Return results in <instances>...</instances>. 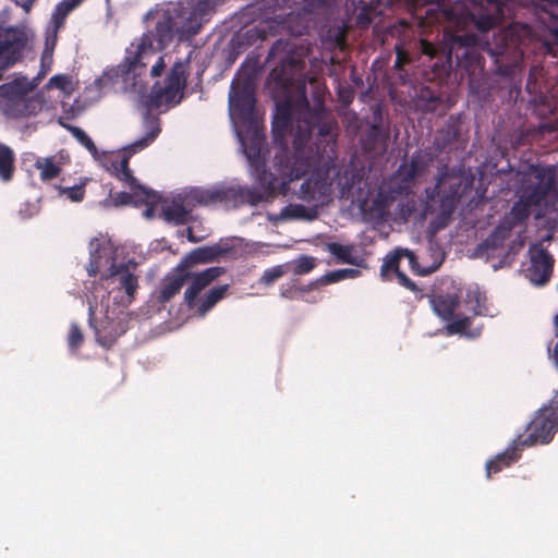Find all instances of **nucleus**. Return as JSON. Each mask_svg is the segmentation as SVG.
I'll return each mask as SVG.
<instances>
[{
    "label": "nucleus",
    "instance_id": "obj_1",
    "mask_svg": "<svg viewBox=\"0 0 558 558\" xmlns=\"http://www.w3.org/2000/svg\"><path fill=\"white\" fill-rule=\"evenodd\" d=\"M306 123L319 125V133L313 145L306 146L305 132H299L294 141V150L287 145L281 146L274 157V167L277 174L267 171L265 158L266 135L256 125L250 126L241 143L259 185L267 191L272 198L278 191L286 192L292 181L299 180L310 173L301 184L298 197L304 202H319L330 194L331 181L329 170L335 167L338 145V122L326 113L318 102L313 113L306 112Z\"/></svg>",
    "mask_w": 558,
    "mask_h": 558
},
{
    "label": "nucleus",
    "instance_id": "obj_2",
    "mask_svg": "<svg viewBox=\"0 0 558 558\" xmlns=\"http://www.w3.org/2000/svg\"><path fill=\"white\" fill-rule=\"evenodd\" d=\"M518 199L501 219L514 229L525 225L532 208L539 206L536 218H544L549 231L558 230V184L550 169L538 165H520L515 171Z\"/></svg>",
    "mask_w": 558,
    "mask_h": 558
},
{
    "label": "nucleus",
    "instance_id": "obj_3",
    "mask_svg": "<svg viewBox=\"0 0 558 558\" xmlns=\"http://www.w3.org/2000/svg\"><path fill=\"white\" fill-rule=\"evenodd\" d=\"M144 124L146 130L145 135L125 146L122 153L110 161V169L114 177L124 183L131 191L110 194L116 206L129 204L142 205L156 198V193L153 190L141 185L129 167L130 158L134 154L148 147L161 131L159 118L153 116L149 110L144 114Z\"/></svg>",
    "mask_w": 558,
    "mask_h": 558
},
{
    "label": "nucleus",
    "instance_id": "obj_4",
    "mask_svg": "<svg viewBox=\"0 0 558 558\" xmlns=\"http://www.w3.org/2000/svg\"><path fill=\"white\" fill-rule=\"evenodd\" d=\"M480 39L473 33L450 36L448 43L435 45L426 39L420 40L421 52L430 59H437L433 68L454 70L464 74L475 76L484 70V58L480 52Z\"/></svg>",
    "mask_w": 558,
    "mask_h": 558
},
{
    "label": "nucleus",
    "instance_id": "obj_5",
    "mask_svg": "<svg viewBox=\"0 0 558 558\" xmlns=\"http://www.w3.org/2000/svg\"><path fill=\"white\" fill-rule=\"evenodd\" d=\"M225 0H184L173 9L162 12L155 27V37L160 46L172 41L175 33L182 36L196 35L202 25Z\"/></svg>",
    "mask_w": 558,
    "mask_h": 558
},
{
    "label": "nucleus",
    "instance_id": "obj_6",
    "mask_svg": "<svg viewBox=\"0 0 558 558\" xmlns=\"http://www.w3.org/2000/svg\"><path fill=\"white\" fill-rule=\"evenodd\" d=\"M313 92V105L307 99L305 92H303L295 102L286 100L277 104L276 112L272 121V132L275 138L284 136L288 132H293V141H295L299 132H305L308 126V135L306 136V144L310 142L312 133L317 129L319 133V125L316 123H306V112L313 113L316 110L318 102L322 105L323 110L332 117V113L325 106L326 87L316 80H311ZM294 144V142H292Z\"/></svg>",
    "mask_w": 558,
    "mask_h": 558
},
{
    "label": "nucleus",
    "instance_id": "obj_7",
    "mask_svg": "<svg viewBox=\"0 0 558 558\" xmlns=\"http://www.w3.org/2000/svg\"><path fill=\"white\" fill-rule=\"evenodd\" d=\"M225 271L223 267L214 266L202 272H192L187 269V265L179 264L175 271L165 278L157 300L159 303L169 302L190 282L184 292V301L189 308H193L198 294Z\"/></svg>",
    "mask_w": 558,
    "mask_h": 558
},
{
    "label": "nucleus",
    "instance_id": "obj_8",
    "mask_svg": "<svg viewBox=\"0 0 558 558\" xmlns=\"http://www.w3.org/2000/svg\"><path fill=\"white\" fill-rule=\"evenodd\" d=\"M263 193L256 189L244 187L240 185H216L209 189L192 187L185 199L192 206H208L223 204L226 207L236 208L243 205H257L262 202H268L272 197L268 196L267 191Z\"/></svg>",
    "mask_w": 558,
    "mask_h": 558
},
{
    "label": "nucleus",
    "instance_id": "obj_9",
    "mask_svg": "<svg viewBox=\"0 0 558 558\" xmlns=\"http://www.w3.org/2000/svg\"><path fill=\"white\" fill-rule=\"evenodd\" d=\"M462 179L447 170L441 172L434 187L426 190L425 209L436 213L438 227L448 225L461 198Z\"/></svg>",
    "mask_w": 558,
    "mask_h": 558
},
{
    "label": "nucleus",
    "instance_id": "obj_10",
    "mask_svg": "<svg viewBox=\"0 0 558 558\" xmlns=\"http://www.w3.org/2000/svg\"><path fill=\"white\" fill-rule=\"evenodd\" d=\"M155 56L151 43L143 38L135 50H128L123 62L108 71L107 75L120 78L134 92H142L146 88L147 65Z\"/></svg>",
    "mask_w": 558,
    "mask_h": 558
},
{
    "label": "nucleus",
    "instance_id": "obj_11",
    "mask_svg": "<svg viewBox=\"0 0 558 558\" xmlns=\"http://www.w3.org/2000/svg\"><path fill=\"white\" fill-rule=\"evenodd\" d=\"M190 75V58L179 60L171 66L166 76L165 85L156 83L146 99L149 109H158L162 106L174 107L184 98L187 78Z\"/></svg>",
    "mask_w": 558,
    "mask_h": 558
},
{
    "label": "nucleus",
    "instance_id": "obj_12",
    "mask_svg": "<svg viewBox=\"0 0 558 558\" xmlns=\"http://www.w3.org/2000/svg\"><path fill=\"white\" fill-rule=\"evenodd\" d=\"M33 85L26 78H16L0 85V111L13 119L37 114L41 102L29 96Z\"/></svg>",
    "mask_w": 558,
    "mask_h": 558
},
{
    "label": "nucleus",
    "instance_id": "obj_13",
    "mask_svg": "<svg viewBox=\"0 0 558 558\" xmlns=\"http://www.w3.org/2000/svg\"><path fill=\"white\" fill-rule=\"evenodd\" d=\"M33 85L26 78H16L0 85V111L13 119L37 114L41 102L29 96Z\"/></svg>",
    "mask_w": 558,
    "mask_h": 558
},
{
    "label": "nucleus",
    "instance_id": "obj_14",
    "mask_svg": "<svg viewBox=\"0 0 558 558\" xmlns=\"http://www.w3.org/2000/svg\"><path fill=\"white\" fill-rule=\"evenodd\" d=\"M33 85L26 78H16L0 85V111L13 119L37 114L41 102L29 96Z\"/></svg>",
    "mask_w": 558,
    "mask_h": 558
},
{
    "label": "nucleus",
    "instance_id": "obj_15",
    "mask_svg": "<svg viewBox=\"0 0 558 558\" xmlns=\"http://www.w3.org/2000/svg\"><path fill=\"white\" fill-rule=\"evenodd\" d=\"M558 429V400L555 407L551 409L543 410L537 412L534 418L530 422L526 427L527 436L522 439L518 437L515 442L522 449L523 447H531L536 444H549L555 433Z\"/></svg>",
    "mask_w": 558,
    "mask_h": 558
},
{
    "label": "nucleus",
    "instance_id": "obj_16",
    "mask_svg": "<svg viewBox=\"0 0 558 558\" xmlns=\"http://www.w3.org/2000/svg\"><path fill=\"white\" fill-rule=\"evenodd\" d=\"M26 41V35L22 29L0 26V57L5 54L0 62V80H2L4 71L17 61Z\"/></svg>",
    "mask_w": 558,
    "mask_h": 558
},
{
    "label": "nucleus",
    "instance_id": "obj_17",
    "mask_svg": "<svg viewBox=\"0 0 558 558\" xmlns=\"http://www.w3.org/2000/svg\"><path fill=\"white\" fill-rule=\"evenodd\" d=\"M529 254L530 266L525 270L526 277L535 286L546 284L553 274V256L539 244H532Z\"/></svg>",
    "mask_w": 558,
    "mask_h": 558
},
{
    "label": "nucleus",
    "instance_id": "obj_18",
    "mask_svg": "<svg viewBox=\"0 0 558 558\" xmlns=\"http://www.w3.org/2000/svg\"><path fill=\"white\" fill-rule=\"evenodd\" d=\"M496 74L501 76L510 92H520L523 78V53L514 51L511 60H505V56H496Z\"/></svg>",
    "mask_w": 558,
    "mask_h": 558
},
{
    "label": "nucleus",
    "instance_id": "obj_19",
    "mask_svg": "<svg viewBox=\"0 0 558 558\" xmlns=\"http://www.w3.org/2000/svg\"><path fill=\"white\" fill-rule=\"evenodd\" d=\"M88 323L95 331L97 342L105 348L112 347L118 338L125 332L122 322L110 319L108 316L98 322L95 317L94 307L90 304L88 308Z\"/></svg>",
    "mask_w": 558,
    "mask_h": 558
},
{
    "label": "nucleus",
    "instance_id": "obj_20",
    "mask_svg": "<svg viewBox=\"0 0 558 558\" xmlns=\"http://www.w3.org/2000/svg\"><path fill=\"white\" fill-rule=\"evenodd\" d=\"M231 110L242 120H252L255 112V94L250 84H232L229 97Z\"/></svg>",
    "mask_w": 558,
    "mask_h": 558
},
{
    "label": "nucleus",
    "instance_id": "obj_21",
    "mask_svg": "<svg viewBox=\"0 0 558 558\" xmlns=\"http://www.w3.org/2000/svg\"><path fill=\"white\" fill-rule=\"evenodd\" d=\"M430 162L432 156L429 154L421 150L416 151L412 155L409 162L400 165L397 171V177L405 184L412 183L416 178L425 173Z\"/></svg>",
    "mask_w": 558,
    "mask_h": 558
},
{
    "label": "nucleus",
    "instance_id": "obj_22",
    "mask_svg": "<svg viewBox=\"0 0 558 558\" xmlns=\"http://www.w3.org/2000/svg\"><path fill=\"white\" fill-rule=\"evenodd\" d=\"M232 252V247L228 244L217 243L211 246H203L189 253L180 264L187 265V268L195 264L209 263L226 256Z\"/></svg>",
    "mask_w": 558,
    "mask_h": 558
},
{
    "label": "nucleus",
    "instance_id": "obj_23",
    "mask_svg": "<svg viewBox=\"0 0 558 558\" xmlns=\"http://www.w3.org/2000/svg\"><path fill=\"white\" fill-rule=\"evenodd\" d=\"M105 281L114 280L119 281V288L123 289L129 296L130 301L133 299L134 293L138 288V279L135 275L130 272L129 267L125 264L117 265L112 263L109 268V274L101 277Z\"/></svg>",
    "mask_w": 558,
    "mask_h": 558
},
{
    "label": "nucleus",
    "instance_id": "obj_24",
    "mask_svg": "<svg viewBox=\"0 0 558 558\" xmlns=\"http://www.w3.org/2000/svg\"><path fill=\"white\" fill-rule=\"evenodd\" d=\"M389 135L379 125H372L362 137V147L365 153L381 155L388 147Z\"/></svg>",
    "mask_w": 558,
    "mask_h": 558
},
{
    "label": "nucleus",
    "instance_id": "obj_25",
    "mask_svg": "<svg viewBox=\"0 0 558 558\" xmlns=\"http://www.w3.org/2000/svg\"><path fill=\"white\" fill-rule=\"evenodd\" d=\"M187 194L189 191L162 207V215L167 221L175 225H185L189 221L191 210L194 206L187 204L185 199Z\"/></svg>",
    "mask_w": 558,
    "mask_h": 558
},
{
    "label": "nucleus",
    "instance_id": "obj_26",
    "mask_svg": "<svg viewBox=\"0 0 558 558\" xmlns=\"http://www.w3.org/2000/svg\"><path fill=\"white\" fill-rule=\"evenodd\" d=\"M430 305L434 313L442 320H452L460 300L456 294H436L430 298Z\"/></svg>",
    "mask_w": 558,
    "mask_h": 558
},
{
    "label": "nucleus",
    "instance_id": "obj_27",
    "mask_svg": "<svg viewBox=\"0 0 558 558\" xmlns=\"http://www.w3.org/2000/svg\"><path fill=\"white\" fill-rule=\"evenodd\" d=\"M520 446L513 441L504 452L498 453L494 459L486 462V476L490 478L493 473L500 472L504 468L510 466L517 462L521 456Z\"/></svg>",
    "mask_w": 558,
    "mask_h": 558
},
{
    "label": "nucleus",
    "instance_id": "obj_28",
    "mask_svg": "<svg viewBox=\"0 0 558 558\" xmlns=\"http://www.w3.org/2000/svg\"><path fill=\"white\" fill-rule=\"evenodd\" d=\"M83 1L84 0H62L56 5L50 20L53 27L54 37L57 36V33L64 26L68 15Z\"/></svg>",
    "mask_w": 558,
    "mask_h": 558
},
{
    "label": "nucleus",
    "instance_id": "obj_29",
    "mask_svg": "<svg viewBox=\"0 0 558 558\" xmlns=\"http://www.w3.org/2000/svg\"><path fill=\"white\" fill-rule=\"evenodd\" d=\"M83 1L84 0H62L56 5L50 20L53 27L54 37L57 36V33L64 26L68 15Z\"/></svg>",
    "mask_w": 558,
    "mask_h": 558
},
{
    "label": "nucleus",
    "instance_id": "obj_30",
    "mask_svg": "<svg viewBox=\"0 0 558 558\" xmlns=\"http://www.w3.org/2000/svg\"><path fill=\"white\" fill-rule=\"evenodd\" d=\"M83 1L84 0H62L56 5L50 20L53 27L54 37L57 36V33L64 26L68 15Z\"/></svg>",
    "mask_w": 558,
    "mask_h": 558
},
{
    "label": "nucleus",
    "instance_id": "obj_31",
    "mask_svg": "<svg viewBox=\"0 0 558 558\" xmlns=\"http://www.w3.org/2000/svg\"><path fill=\"white\" fill-rule=\"evenodd\" d=\"M511 225L501 220L499 225L488 234V236L481 244L482 247L488 251H496L502 247L505 241L511 235Z\"/></svg>",
    "mask_w": 558,
    "mask_h": 558
},
{
    "label": "nucleus",
    "instance_id": "obj_32",
    "mask_svg": "<svg viewBox=\"0 0 558 558\" xmlns=\"http://www.w3.org/2000/svg\"><path fill=\"white\" fill-rule=\"evenodd\" d=\"M15 171L14 151L5 144L0 143V179L10 182Z\"/></svg>",
    "mask_w": 558,
    "mask_h": 558
},
{
    "label": "nucleus",
    "instance_id": "obj_33",
    "mask_svg": "<svg viewBox=\"0 0 558 558\" xmlns=\"http://www.w3.org/2000/svg\"><path fill=\"white\" fill-rule=\"evenodd\" d=\"M442 105V98L440 95L435 93L430 87L421 88L417 99L416 106L424 112L434 113L438 110V108Z\"/></svg>",
    "mask_w": 558,
    "mask_h": 558
},
{
    "label": "nucleus",
    "instance_id": "obj_34",
    "mask_svg": "<svg viewBox=\"0 0 558 558\" xmlns=\"http://www.w3.org/2000/svg\"><path fill=\"white\" fill-rule=\"evenodd\" d=\"M229 290V284H221L211 288L205 296L201 300V303L197 307V313L201 316H204L207 312H209L220 300H222Z\"/></svg>",
    "mask_w": 558,
    "mask_h": 558
},
{
    "label": "nucleus",
    "instance_id": "obj_35",
    "mask_svg": "<svg viewBox=\"0 0 558 558\" xmlns=\"http://www.w3.org/2000/svg\"><path fill=\"white\" fill-rule=\"evenodd\" d=\"M327 251L333 255L339 263H345L357 266V257L354 255V245H343L338 242H330L326 244Z\"/></svg>",
    "mask_w": 558,
    "mask_h": 558
},
{
    "label": "nucleus",
    "instance_id": "obj_36",
    "mask_svg": "<svg viewBox=\"0 0 558 558\" xmlns=\"http://www.w3.org/2000/svg\"><path fill=\"white\" fill-rule=\"evenodd\" d=\"M281 217L284 219L312 221L317 217L316 208H308L301 204H289L281 210Z\"/></svg>",
    "mask_w": 558,
    "mask_h": 558
},
{
    "label": "nucleus",
    "instance_id": "obj_37",
    "mask_svg": "<svg viewBox=\"0 0 558 558\" xmlns=\"http://www.w3.org/2000/svg\"><path fill=\"white\" fill-rule=\"evenodd\" d=\"M34 167L39 170L41 181H50L59 177L61 167L56 162L54 157L38 158Z\"/></svg>",
    "mask_w": 558,
    "mask_h": 558
},
{
    "label": "nucleus",
    "instance_id": "obj_38",
    "mask_svg": "<svg viewBox=\"0 0 558 558\" xmlns=\"http://www.w3.org/2000/svg\"><path fill=\"white\" fill-rule=\"evenodd\" d=\"M495 9L496 12L493 14L480 13L477 15H473L474 24L481 33H487L495 28L501 20L502 10L500 5L496 3Z\"/></svg>",
    "mask_w": 558,
    "mask_h": 558
},
{
    "label": "nucleus",
    "instance_id": "obj_39",
    "mask_svg": "<svg viewBox=\"0 0 558 558\" xmlns=\"http://www.w3.org/2000/svg\"><path fill=\"white\" fill-rule=\"evenodd\" d=\"M485 296L480 292L477 288L468 289L463 298V302L465 303L468 310L473 314V316L485 314Z\"/></svg>",
    "mask_w": 558,
    "mask_h": 558
},
{
    "label": "nucleus",
    "instance_id": "obj_40",
    "mask_svg": "<svg viewBox=\"0 0 558 558\" xmlns=\"http://www.w3.org/2000/svg\"><path fill=\"white\" fill-rule=\"evenodd\" d=\"M58 123L69 131L71 135L82 145L84 146L92 155L97 154V147L93 140L86 134L84 130L78 126L65 123L62 118H59Z\"/></svg>",
    "mask_w": 558,
    "mask_h": 558
},
{
    "label": "nucleus",
    "instance_id": "obj_41",
    "mask_svg": "<svg viewBox=\"0 0 558 558\" xmlns=\"http://www.w3.org/2000/svg\"><path fill=\"white\" fill-rule=\"evenodd\" d=\"M402 259V248H397L393 253L388 254L380 267V277L388 280L391 272L396 275L400 270V262Z\"/></svg>",
    "mask_w": 558,
    "mask_h": 558
},
{
    "label": "nucleus",
    "instance_id": "obj_42",
    "mask_svg": "<svg viewBox=\"0 0 558 558\" xmlns=\"http://www.w3.org/2000/svg\"><path fill=\"white\" fill-rule=\"evenodd\" d=\"M291 271L296 276L311 272L316 266V258L308 255H300L296 259L288 263Z\"/></svg>",
    "mask_w": 558,
    "mask_h": 558
},
{
    "label": "nucleus",
    "instance_id": "obj_43",
    "mask_svg": "<svg viewBox=\"0 0 558 558\" xmlns=\"http://www.w3.org/2000/svg\"><path fill=\"white\" fill-rule=\"evenodd\" d=\"M291 271V266L289 264H281L274 266L271 268L266 269L260 279L259 282L265 286H270L287 274Z\"/></svg>",
    "mask_w": 558,
    "mask_h": 558
},
{
    "label": "nucleus",
    "instance_id": "obj_44",
    "mask_svg": "<svg viewBox=\"0 0 558 558\" xmlns=\"http://www.w3.org/2000/svg\"><path fill=\"white\" fill-rule=\"evenodd\" d=\"M86 181L81 182L80 184H75L73 186H61L56 185V189L59 192V196H64L66 199L78 203L82 202L85 197V185Z\"/></svg>",
    "mask_w": 558,
    "mask_h": 558
},
{
    "label": "nucleus",
    "instance_id": "obj_45",
    "mask_svg": "<svg viewBox=\"0 0 558 558\" xmlns=\"http://www.w3.org/2000/svg\"><path fill=\"white\" fill-rule=\"evenodd\" d=\"M360 274L361 271L354 268L337 269L322 276L319 281L324 284H330L348 278H356Z\"/></svg>",
    "mask_w": 558,
    "mask_h": 558
},
{
    "label": "nucleus",
    "instance_id": "obj_46",
    "mask_svg": "<svg viewBox=\"0 0 558 558\" xmlns=\"http://www.w3.org/2000/svg\"><path fill=\"white\" fill-rule=\"evenodd\" d=\"M448 324L446 326V329H447V333L448 335H463V333H468V329L470 328L471 326V317L469 316H461V315H457L454 316V318L452 320H447Z\"/></svg>",
    "mask_w": 558,
    "mask_h": 558
},
{
    "label": "nucleus",
    "instance_id": "obj_47",
    "mask_svg": "<svg viewBox=\"0 0 558 558\" xmlns=\"http://www.w3.org/2000/svg\"><path fill=\"white\" fill-rule=\"evenodd\" d=\"M84 341V336L77 324L73 323L70 326L68 333V344L71 350H77Z\"/></svg>",
    "mask_w": 558,
    "mask_h": 558
},
{
    "label": "nucleus",
    "instance_id": "obj_48",
    "mask_svg": "<svg viewBox=\"0 0 558 558\" xmlns=\"http://www.w3.org/2000/svg\"><path fill=\"white\" fill-rule=\"evenodd\" d=\"M402 258H405L408 260V264H409L410 268L414 272H416L418 275H423V276L424 275H428L430 272L429 269H421L420 268V264L417 262V257H416V255L412 251H410L408 248H402Z\"/></svg>",
    "mask_w": 558,
    "mask_h": 558
},
{
    "label": "nucleus",
    "instance_id": "obj_49",
    "mask_svg": "<svg viewBox=\"0 0 558 558\" xmlns=\"http://www.w3.org/2000/svg\"><path fill=\"white\" fill-rule=\"evenodd\" d=\"M411 62V57L407 50H404L401 46H396V60L393 68L398 71H402L403 66Z\"/></svg>",
    "mask_w": 558,
    "mask_h": 558
},
{
    "label": "nucleus",
    "instance_id": "obj_50",
    "mask_svg": "<svg viewBox=\"0 0 558 558\" xmlns=\"http://www.w3.org/2000/svg\"><path fill=\"white\" fill-rule=\"evenodd\" d=\"M71 84V81L68 75H54L50 77L48 85L59 88L61 90H65L68 86Z\"/></svg>",
    "mask_w": 558,
    "mask_h": 558
},
{
    "label": "nucleus",
    "instance_id": "obj_51",
    "mask_svg": "<svg viewBox=\"0 0 558 558\" xmlns=\"http://www.w3.org/2000/svg\"><path fill=\"white\" fill-rule=\"evenodd\" d=\"M396 276L398 278V282L402 287H404V288H407V289H409L410 291H413V292L418 290L417 286L411 279H409L404 272L398 271V274Z\"/></svg>",
    "mask_w": 558,
    "mask_h": 558
},
{
    "label": "nucleus",
    "instance_id": "obj_52",
    "mask_svg": "<svg viewBox=\"0 0 558 558\" xmlns=\"http://www.w3.org/2000/svg\"><path fill=\"white\" fill-rule=\"evenodd\" d=\"M287 47V43L283 41L282 39H278L276 40L272 46L270 47L269 51H268V56H267V60H270L272 58L276 57V54L280 51V50H284Z\"/></svg>",
    "mask_w": 558,
    "mask_h": 558
},
{
    "label": "nucleus",
    "instance_id": "obj_53",
    "mask_svg": "<svg viewBox=\"0 0 558 558\" xmlns=\"http://www.w3.org/2000/svg\"><path fill=\"white\" fill-rule=\"evenodd\" d=\"M165 66H166V63H165L163 57L162 56L158 57L156 63L151 65L150 76H153V77L160 76V74L165 70Z\"/></svg>",
    "mask_w": 558,
    "mask_h": 558
},
{
    "label": "nucleus",
    "instance_id": "obj_54",
    "mask_svg": "<svg viewBox=\"0 0 558 558\" xmlns=\"http://www.w3.org/2000/svg\"><path fill=\"white\" fill-rule=\"evenodd\" d=\"M459 135V131L456 128H450L447 130V136L444 138V145L440 148H444L448 143H451L457 140Z\"/></svg>",
    "mask_w": 558,
    "mask_h": 558
},
{
    "label": "nucleus",
    "instance_id": "obj_55",
    "mask_svg": "<svg viewBox=\"0 0 558 558\" xmlns=\"http://www.w3.org/2000/svg\"><path fill=\"white\" fill-rule=\"evenodd\" d=\"M295 288L294 286H288L287 288L284 286L281 287L280 293L283 298L292 299L294 296Z\"/></svg>",
    "mask_w": 558,
    "mask_h": 558
},
{
    "label": "nucleus",
    "instance_id": "obj_56",
    "mask_svg": "<svg viewBox=\"0 0 558 558\" xmlns=\"http://www.w3.org/2000/svg\"><path fill=\"white\" fill-rule=\"evenodd\" d=\"M87 270H88V275L90 277H95L98 274V263H97V260L92 259Z\"/></svg>",
    "mask_w": 558,
    "mask_h": 558
},
{
    "label": "nucleus",
    "instance_id": "obj_57",
    "mask_svg": "<svg viewBox=\"0 0 558 558\" xmlns=\"http://www.w3.org/2000/svg\"><path fill=\"white\" fill-rule=\"evenodd\" d=\"M35 0H25L20 5L24 9L25 12H29Z\"/></svg>",
    "mask_w": 558,
    "mask_h": 558
},
{
    "label": "nucleus",
    "instance_id": "obj_58",
    "mask_svg": "<svg viewBox=\"0 0 558 558\" xmlns=\"http://www.w3.org/2000/svg\"><path fill=\"white\" fill-rule=\"evenodd\" d=\"M187 239L190 242H193V243H196L198 241H201L199 238H196L194 234H193V230L192 228H187Z\"/></svg>",
    "mask_w": 558,
    "mask_h": 558
},
{
    "label": "nucleus",
    "instance_id": "obj_59",
    "mask_svg": "<svg viewBox=\"0 0 558 558\" xmlns=\"http://www.w3.org/2000/svg\"><path fill=\"white\" fill-rule=\"evenodd\" d=\"M271 75H276V80L280 81L281 83L289 82L288 77H283L282 75H277V69L272 70Z\"/></svg>",
    "mask_w": 558,
    "mask_h": 558
},
{
    "label": "nucleus",
    "instance_id": "obj_60",
    "mask_svg": "<svg viewBox=\"0 0 558 558\" xmlns=\"http://www.w3.org/2000/svg\"><path fill=\"white\" fill-rule=\"evenodd\" d=\"M524 246V240L520 239L518 242V250Z\"/></svg>",
    "mask_w": 558,
    "mask_h": 558
},
{
    "label": "nucleus",
    "instance_id": "obj_61",
    "mask_svg": "<svg viewBox=\"0 0 558 558\" xmlns=\"http://www.w3.org/2000/svg\"><path fill=\"white\" fill-rule=\"evenodd\" d=\"M289 63L292 65V64H296L298 62L293 58H290Z\"/></svg>",
    "mask_w": 558,
    "mask_h": 558
},
{
    "label": "nucleus",
    "instance_id": "obj_62",
    "mask_svg": "<svg viewBox=\"0 0 558 558\" xmlns=\"http://www.w3.org/2000/svg\"><path fill=\"white\" fill-rule=\"evenodd\" d=\"M556 34L558 35V29L556 31Z\"/></svg>",
    "mask_w": 558,
    "mask_h": 558
}]
</instances>
